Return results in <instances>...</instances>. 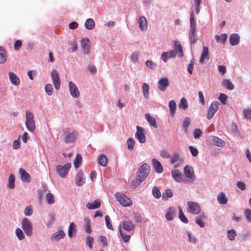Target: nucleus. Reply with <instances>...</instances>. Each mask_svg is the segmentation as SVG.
Returning <instances> with one entry per match:
<instances>
[{"instance_id": "obj_1", "label": "nucleus", "mask_w": 251, "mask_h": 251, "mask_svg": "<svg viewBox=\"0 0 251 251\" xmlns=\"http://www.w3.org/2000/svg\"><path fill=\"white\" fill-rule=\"evenodd\" d=\"M64 137L63 140L66 144L74 143L78 136V133L75 130H71L70 128L64 129L63 131Z\"/></svg>"}, {"instance_id": "obj_2", "label": "nucleus", "mask_w": 251, "mask_h": 251, "mask_svg": "<svg viewBox=\"0 0 251 251\" xmlns=\"http://www.w3.org/2000/svg\"><path fill=\"white\" fill-rule=\"evenodd\" d=\"M25 124L27 130L30 132H33L35 129V124L34 120L33 113L29 111L25 112Z\"/></svg>"}, {"instance_id": "obj_3", "label": "nucleus", "mask_w": 251, "mask_h": 251, "mask_svg": "<svg viewBox=\"0 0 251 251\" xmlns=\"http://www.w3.org/2000/svg\"><path fill=\"white\" fill-rule=\"evenodd\" d=\"M116 198L117 201L123 206H129L132 204V201L129 198L123 193H116Z\"/></svg>"}, {"instance_id": "obj_4", "label": "nucleus", "mask_w": 251, "mask_h": 251, "mask_svg": "<svg viewBox=\"0 0 251 251\" xmlns=\"http://www.w3.org/2000/svg\"><path fill=\"white\" fill-rule=\"evenodd\" d=\"M71 166L70 163H67L64 165H57L56 167V172L61 177H65L68 173Z\"/></svg>"}, {"instance_id": "obj_5", "label": "nucleus", "mask_w": 251, "mask_h": 251, "mask_svg": "<svg viewBox=\"0 0 251 251\" xmlns=\"http://www.w3.org/2000/svg\"><path fill=\"white\" fill-rule=\"evenodd\" d=\"M150 171V166L147 163H143L138 169L137 176L142 180H145L149 174Z\"/></svg>"}, {"instance_id": "obj_6", "label": "nucleus", "mask_w": 251, "mask_h": 251, "mask_svg": "<svg viewBox=\"0 0 251 251\" xmlns=\"http://www.w3.org/2000/svg\"><path fill=\"white\" fill-rule=\"evenodd\" d=\"M187 210L192 214H198L201 210L200 204L196 202L189 201L187 202Z\"/></svg>"}, {"instance_id": "obj_7", "label": "nucleus", "mask_w": 251, "mask_h": 251, "mask_svg": "<svg viewBox=\"0 0 251 251\" xmlns=\"http://www.w3.org/2000/svg\"><path fill=\"white\" fill-rule=\"evenodd\" d=\"M22 228L27 236H30L32 234V224L26 218L23 219L22 222Z\"/></svg>"}, {"instance_id": "obj_8", "label": "nucleus", "mask_w": 251, "mask_h": 251, "mask_svg": "<svg viewBox=\"0 0 251 251\" xmlns=\"http://www.w3.org/2000/svg\"><path fill=\"white\" fill-rule=\"evenodd\" d=\"M51 78L55 89L58 90L60 88L61 81L59 73L57 70L55 69H52L51 70Z\"/></svg>"}, {"instance_id": "obj_9", "label": "nucleus", "mask_w": 251, "mask_h": 251, "mask_svg": "<svg viewBox=\"0 0 251 251\" xmlns=\"http://www.w3.org/2000/svg\"><path fill=\"white\" fill-rule=\"evenodd\" d=\"M219 103L217 101L211 103L207 111V118L208 120L212 119L219 108Z\"/></svg>"}, {"instance_id": "obj_10", "label": "nucleus", "mask_w": 251, "mask_h": 251, "mask_svg": "<svg viewBox=\"0 0 251 251\" xmlns=\"http://www.w3.org/2000/svg\"><path fill=\"white\" fill-rule=\"evenodd\" d=\"M136 129L137 131L135 133V137L140 143H144L146 142V136L144 128L137 126H136Z\"/></svg>"}, {"instance_id": "obj_11", "label": "nucleus", "mask_w": 251, "mask_h": 251, "mask_svg": "<svg viewBox=\"0 0 251 251\" xmlns=\"http://www.w3.org/2000/svg\"><path fill=\"white\" fill-rule=\"evenodd\" d=\"M69 88L71 95L75 98H77L79 96V92L76 85L73 82H69Z\"/></svg>"}, {"instance_id": "obj_12", "label": "nucleus", "mask_w": 251, "mask_h": 251, "mask_svg": "<svg viewBox=\"0 0 251 251\" xmlns=\"http://www.w3.org/2000/svg\"><path fill=\"white\" fill-rule=\"evenodd\" d=\"M158 87L160 90L165 91L169 85L168 78L167 77L161 78L157 83Z\"/></svg>"}, {"instance_id": "obj_13", "label": "nucleus", "mask_w": 251, "mask_h": 251, "mask_svg": "<svg viewBox=\"0 0 251 251\" xmlns=\"http://www.w3.org/2000/svg\"><path fill=\"white\" fill-rule=\"evenodd\" d=\"M151 164L155 171L158 174L162 173L163 171L162 166L160 162L156 158L151 160Z\"/></svg>"}, {"instance_id": "obj_14", "label": "nucleus", "mask_w": 251, "mask_h": 251, "mask_svg": "<svg viewBox=\"0 0 251 251\" xmlns=\"http://www.w3.org/2000/svg\"><path fill=\"white\" fill-rule=\"evenodd\" d=\"M172 176L174 179L177 182L183 181V176L180 171L178 170H174L171 172Z\"/></svg>"}, {"instance_id": "obj_15", "label": "nucleus", "mask_w": 251, "mask_h": 251, "mask_svg": "<svg viewBox=\"0 0 251 251\" xmlns=\"http://www.w3.org/2000/svg\"><path fill=\"white\" fill-rule=\"evenodd\" d=\"M184 173L185 176L190 179H193L194 177V172L192 167L186 165L184 168Z\"/></svg>"}, {"instance_id": "obj_16", "label": "nucleus", "mask_w": 251, "mask_h": 251, "mask_svg": "<svg viewBox=\"0 0 251 251\" xmlns=\"http://www.w3.org/2000/svg\"><path fill=\"white\" fill-rule=\"evenodd\" d=\"M176 213V208L175 207H170L166 214L165 217L167 220L172 221L175 217Z\"/></svg>"}, {"instance_id": "obj_17", "label": "nucleus", "mask_w": 251, "mask_h": 251, "mask_svg": "<svg viewBox=\"0 0 251 251\" xmlns=\"http://www.w3.org/2000/svg\"><path fill=\"white\" fill-rule=\"evenodd\" d=\"M19 173L22 181L25 182H29L30 181V176L25 170L22 168H20Z\"/></svg>"}, {"instance_id": "obj_18", "label": "nucleus", "mask_w": 251, "mask_h": 251, "mask_svg": "<svg viewBox=\"0 0 251 251\" xmlns=\"http://www.w3.org/2000/svg\"><path fill=\"white\" fill-rule=\"evenodd\" d=\"M209 59L208 48L206 46L203 47V50L200 58V62L201 64L204 63V59L208 60Z\"/></svg>"}, {"instance_id": "obj_19", "label": "nucleus", "mask_w": 251, "mask_h": 251, "mask_svg": "<svg viewBox=\"0 0 251 251\" xmlns=\"http://www.w3.org/2000/svg\"><path fill=\"white\" fill-rule=\"evenodd\" d=\"M207 217L203 212L201 213L196 218V223L201 227H203L205 224L203 220H206Z\"/></svg>"}, {"instance_id": "obj_20", "label": "nucleus", "mask_w": 251, "mask_h": 251, "mask_svg": "<svg viewBox=\"0 0 251 251\" xmlns=\"http://www.w3.org/2000/svg\"><path fill=\"white\" fill-rule=\"evenodd\" d=\"M8 75L9 80L13 85L17 86L20 84V80L15 73L9 72Z\"/></svg>"}, {"instance_id": "obj_21", "label": "nucleus", "mask_w": 251, "mask_h": 251, "mask_svg": "<svg viewBox=\"0 0 251 251\" xmlns=\"http://www.w3.org/2000/svg\"><path fill=\"white\" fill-rule=\"evenodd\" d=\"M174 50H175L176 54H178L179 57H182L183 56V52L182 48V46L180 43L178 41H175L174 46Z\"/></svg>"}, {"instance_id": "obj_22", "label": "nucleus", "mask_w": 251, "mask_h": 251, "mask_svg": "<svg viewBox=\"0 0 251 251\" xmlns=\"http://www.w3.org/2000/svg\"><path fill=\"white\" fill-rule=\"evenodd\" d=\"M84 182L83 173L82 171H79L77 172L75 177V183L77 186H80L82 185Z\"/></svg>"}, {"instance_id": "obj_23", "label": "nucleus", "mask_w": 251, "mask_h": 251, "mask_svg": "<svg viewBox=\"0 0 251 251\" xmlns=\"http://www.w3.org/2000/svg\"><path fill=\"white\" fill-rule=\"evenodd\" d=\"M101 201L100 199L95 200L93 202H88L86 204V207L89 209H95L100 206Z\"/></svg>"}, {"instance_id": "obj_24", "label": "nucleus", "mask_w": 251, "mask_h": 251, "mask_svg": "<svg viewBox=\"0 0 251 251\" xmlns=\"http://www.w3.org/2000/svg\"><path fill=\"white\" fill-rule=\"evenodd\" d=\"M123 228L127 231H131L134 227V223L130 220L124 221L122 223Z\"/></svg>"}, {"instance_id": "obj_25", "label": "nucleus", "mask_w": 251, "mask_h": 251, "mask_svg": "<svg viewBox=\"0 0 251 251\" xmlns=\"http://www.w3.org/2000/svg\"><path fill=\"white\" fill-rule=\"evenodd\" d=\"M240 41V36L237 33H233L229 36V43L232 46L238 45Z\"/></svg>"}, {"instance_id": "obj_26", "label": "nucleus", "mask_w": 251, "mask_h": 251, "mask_svg": "<svg viewBox=\"0 0 251 251\" xmlns=\"http://www.w3.org/2000/svg\"><path fill=\"white\" fill-rule=\"evenodd\" d=\"M65 235L64 232L62 230H59L54 233L51 237V240H55L58 241L62 239Z\"/></svg>"}, {"instance_id": "obj_27", "label": "nucleus", "mask_w": 251, "mask_h": 251, "mask_svg": "<svg viewBox=\"0 0 251 251\" xmlns=\"http://www.w3.org/2000/svg\"><path fill=\"white\" fill-rule=\"evenodd\" d=\"M217 201L220 204H225L227 202V198L225 193L220 192L217 197Z\"/></svg>"}, {"instance_id": "obj_28", "label": "nucleus", "mask_w": 251, "mask_h": 251, "mask_svg": "<svg viewBox=\"0 0 251 251\" xmlns=\"http://www.w3.org/2000/svg\"><path fill=\"white\" fill-rule=\"evenodd\" d=\"M211 141L213 145L219 147H224L226 144L223 140L217 136L212 137Z\"/></svg>"}, {"instance_id": "obj_29", "label": "nucleus", "mask_w": 251, "mask_h": 251, "mask_svg": "<svg viewBox=\"0 0 251 251\" xmlns=\"http://www.w3.org/2000/svg\"><path fill=\"white\" fill-rule=\"evenodd\" d=\"M138 24L139 25V27L141 30L145 31L147 29V21L144 16H141L140 17L138 20Z\"/></svg>"}, {"instance_id": "obj_30", "label": "nucleus", "mask_w": 251, "mask_h": 251, "mask_svg": "<svg viewBox=\"0 0 251 251\" xmlns=\"http://www.w3.org/2000/svg\"><path fill=\"white\" fill-rule=\"evenodd\" d=\"M145 116L147 121L151 126H152L155 128L158 127L155 119L154 117H152L149 113L145 114Z\"/></svg>"}, {"instance_id": "obj_31", "label": "nucleus", "mask_w": 251, "mask_h": 251, "mask_svg": "<svg viewBox=\"0 0 251 251\" xmlns=\"http://www.w3.org/2000/svg\"><path fill=\"white\" fill-rule=\"evenodd\" d=\"M89 40L87 38L83 39L81 40V47L84 54H88L89 47L88 46Z\"/></svg>"}, {"instance_id": "obj_32", "label": "nucleus", "mask_w": 251, "mask_h": 251, "mask_svg": "<svg viewBox=\"0 0 251 251\" xmlns=\"http://www.w3.org/2000/svg\"><path fill=\"white\" fill-rule=\"evenodd\" d=\"M196 21L195 18V15L193 12L190 13V29L189 30L196 31Z\"/></svg>"}, {"instance_id": "obj_33", "label": "nucleus", "mask_w": 251, "mask_h": 251, "mask_svg": "<svg viewBox=\"0 0 251 251\" xmlns=\"http://www.w3.org/2000/svg\"><path fill=\"white\" fill-rule=\"evenodd\" d=\"M222 85L227 89L232 90L234 88V85L229 79H224L223 80Z\"/></svg>"}, {"instance_id": "obj_34", "label": "nucleus", "mask_w": 251, "mask_h": 251, "mask_svg": "<svg viewBox=\"0 0 251 251\" xmlns=\"http://www.w3.org/2000/svg\"><path fill=\"white\" fill-rule=\"evenodd\" d=\"M168 106L169 108L170 114L173 116L176 111V104L175 100H171L169 102Z\"/></svg>"}, {"instance_id": "obj_35", "label": "nucleus", "mask_w": 251, "mask_h": 251, "mask_svg": "<svg viewBox=\"0 0 251 251\" xmlns=\"http://www.w3.org/2000/svg\"><path fill=\"white\" fill-rule=\"evenodd\" d=\"M142 89L143 91V95L144 97L146 99H148L149 98V89L150 86L148 84L146 83H144L142 84Z\"/></svg>"}, {"instance_id": "obj_36", "label": "nucleus", "mask_w": 251, "mask_h": 251, "mask_svg": "<svg viewBox=\"0 0 251 251\" xmlns=\"http://www.w3.org/2000/svg\"><path fill=\"white\" fill-rule=\"evenodd\" d=\"M188 35L191 44L196 43L197 41L196 31L189 30Z\"/></svg>"}, {"instance_id": "obj_37", "label": "nucleus", "mask_w": 251, "mask_h": 251, "mask_svg": "<svg viewBox=\"0 0 251 251\" xmlns=\"http://www.w3.org/2000/svg\"><path fill=\"white\" fill-rule=\"evenodd\" d=\"M144 180H142L139 176L137 175L136 176V178L133 180L131 183V187L133 189H135L138 186L140 185V184L144 181Z\"/></svg>"}, {"instance_id": "obj_38", "label": "nucleus", "mask_w": 251, "mask_h": 251, "mask_svg": "<svg viewBox=\"0 0 251 251\" xmlns=\"http://www.w3.org/2000/svg\"><path fill=\"white\" fill-rule=\"evenodd\" d=\"M99 164L102 167H105L107 164V157L104 154H100L98 158Z\"/></svg>"}, {"instance_id": "obj_39", "label": "nucleus", "mask_w": 251, "mask_h": 251, "mask_svg": "<svg viewBox=\"0 0 251 251\" xmlns=\"http://www.w3.org/2000/svg\"><path fill=\"white\" fill-rule=\"evenodd\" d=\"M95 23L92 19L89 18L86 20L85 22V27L87 29H93L95 27Z\"/></svg>"}, {"instance_id": "obj_40", "label": "nucleus", "mask_w": 251, "mask_h": 251, "mask_svg": "<svg viewBox=\"0 0 251 251\" xmlns=\"http://www.w3.org/2000/svg\"><path fill=\"white\" fill-rule=\"evenodd\" d=\"M119 230L121 236L124 242L125 243L128 242L130 240L131 237L129 235L127 234L125 232L122 230L121 225L119 226Z\"/></svg>"}, {"instance_id": "obj_41", "label": "nucleus", "mask_w": 251, "mask_h": 251, "mask_svg": "<svg viewBox=\"0 0 251 251\" xmlns=\"http://www.w3.org/2000/svg\"><path fill=\"white\" fill-rule=\"evenodd\" d=\"M178 107L183 110H186L188 107L187 100L185 98H181L178 104Z\"/></svg>"}, {"instance_id": "obj_42", "label": "nucleus", "mask_w": 251, "mask_h": 251, "mask_svg": "<svg viewBox=\"0 0 251 251\" xmlns=\"http://www.w3.org/2000/svg\"><path fill=\"white\" fill-rule=\"evenodd\" d=\"M227 35L226 34H222L220 35H216L215 39L218 43L224 44L226 40Z\"/></svg>"}, {"instance_id": "obj_43", "label": "nucleus", "mask_w": 251, "mask_h": 251, "mask_svg": "<svg viewBox=\"0 0 251 251\" xmlns=\"http://www.w3.org/2000/svg\"><path fill=\"white\" fill-rule=\"evenodd\" d=\"M173 196V192L170 189H166L165 191L163 193L162 198L164 201H167L169 198H171Z\"/></svg>"}, {"instance_id": "obj_44", "label": "nucleus", "mask_w": 251, "mask_h": 251, "mask_svg": "<svg viewBox=\"0 0 251 251\" xmlns=\"http://www.w3.org/2000/svg\"><path fill=\"white\" fill-rule=\"evenodd\" d=\"M82 157L81 155L77 154L75 159L74 161V165L75 169H77L81 163Z\"/></svg>"}, {"instance_id": "obj_45", "label": "nucleus", "mask_w": 251, "mask_h": 251, "mask_svg": "<svg viewBox=\"0 0 251 251\" xmlns=\"http://www.w3.org/2000/svg\"><path fill=\"white\" fill-rule=\"evenodd\" d=\"M179 218L182 222L185 224H187L189 222L188 219L184 214L181 207L179 208Z\"/></svg>"}, {"instance_id": "obj_46", "label": "nucleus", "mask_w": 251, "mask_h": 251, "mask_svg": "<svg viewBox=\"0 0 251 251\" xmlns=\"http://www.w3.org/2000/svg\"><path fill=\"white\" fill-rule=\"evenodd\" d=\"M236 235V232L234 229L228 230L227 232V237L231 241L234 240Z\"/></svg>"}, {"instance_id": "obj_47", "label": "nucleus", "mask_w": 251, "mask_h": 251, "mask_svg": "<svg viewBox=\"0 0 251 251\" xmlns=\"http://www.w3.org/2000/svg\"><path fill=\"white\" fill-rule=\"evenodd\" d=\"M8 186L10 188L13 189L15 187V176L12 174H11L9 176L8 178Z\"/></svg>"}, {"instance_id": "obj_48", "label": "nucleus", "mask_w": 251, "mask_h": 251, "mask_svg": "<svg viewBox=\"0 0 251 251\" xmlns=\"http://www.w3.org/2000/svg\"><path fill=\"white\" fill-rule=\"evenodd\" d=\"M152 193L154 197L157 199L160 198L161 193L158 187H154L152 189Z\"/></svg>"}, {"instance_id": "obj_49", "label": "nucleus", "mask_w": 251, "mask_h": 251, "mask_svg": "<svg viewBox=\"0 0 251 251\" xmlns=\"http://www.w3.org/2000/svg\"><path fill=\"white\" fill-rule=\"evenodd\" d=\"M243 114L245 118L249 119L251 122V108L244 109Z\"/></svg>"}, {"instance_id": "obj_50", "label": "nucleus", "mask_w": 251, "mask_h": 251, "mask_svg": "<svg viewBox=\"0 0 251 251\" xmlns=\"http://www.w3.org/2000/svg\"><path fill=\"white\" fill-rule=\"evenodd\" d=\"M45 90L49 96H51L53 92V88L50 84H47L45 87Z\"/></svg>"}, {"instance_id": "obj_51", "label": "nucleus", "mask_w": 251, "mask_h": 251, "mask_svg": "<svg viewBox=\"0 0 251 251\" xmlns=\"http://www.w3.org/2000/svg\"><path fill=\"white\" fill-rule=\"evenodd\" d=\"M134 140L131 138H129L127 141V149L130 151L133 150L134 149Z\"/></svg>"}, {"instance_id": "obj_52", "label": "nucleus", "mask_w": 251, "mask_h": 251, "mask_svg": "<svg viewBox=\"0 0 251 251\" xmlns=\"http://www.w3.org/2000/svg\"><path fill=\"white\" fill-rule=\"evenodd\" d=\"M145 64L147 67L151 70H154L156 67V64L150 60H147Z\"/></svg>"}, {"instance_id": "obj_53", "label": "nucleus", "mask_w": 251, "mask_h": 251, "mask_svg": "<svg viewBox=\"0 0 251 251\" xmlns=\"http://www.w3.org/2000/svg\"><path fill=\"white\" fill-rule=\"evenodd\" d=\"M138 52L137 51H134L132 53L130 56V59L133 63H135L138 61Z\"/></svg>"}, {"instance_id": "obj_54", "label": "nucleus", "mask_w": 251, "mask_h": 251, "mask_svg": "<svg viewBox=\"0 0 251 251\" xmlns=\"http://www.w3.org/2000/svg\"><path fill=\"white\" fill-rule=\"evenodd\" d=\"M47 201L49 204H53L54 202V197L50 193H48L46 195Z\"/></svg>"}, {"instance_id": "obj_55", "label": "nucleus", "mask_w": 251, "mask_h": 251, "mask_svg": "<svg viewBox=\"0 0 251 251\" xmlns=\"http://www.w3.org/2000/svg\"><path fill=\"white\" fill-rule=\"evenodd\" d=\"M15 232L17 237L19 240H23L25 238L24 234L21 229L19 228H17L16 229Z\"/></svg>"}, {"instance_id": "obj_56", "label": "nucleus", "mask_w": 251, "mask_h": 251, "mask_svg": "<svg viewBox=\"0 0 251 251\" xmlns=\"http://www.w3.org/2000/svg\"><path fill=\"white\" fill-rule=\"evenodd\" d=\"M105 220L106 227L109 229L113 230L112 224L110 222V219L108 215L105 216Z\"/></svg>"}, {"instance_id": "obj_57", "label": "nucleus", "mask_w": 251, "mask_h": 251, "mask_svg": "<svg viewBox=\"0 0 251 251\" xmlns=\"http://www.w3.org/2000/svg\"><path fill=\"white\" fill-rule=\"evenodd\" d=\"M228 97L227 95L224 94H220L219 96V100L223 104H226Z\"/></svg>"}, {"instance_id": "obj_58", "label": "nucleus", "mask_w": 251, "mask_h": 251, "mask_svg": "<svg viewBox=\"0 0 251 251\" xmlns=\"http://www.w3.org/2000/svg\"><path fill=\"white\" fill-rule=\"evenodd\" d=\"M194 137L196 139H199L202 134V132L200 129L196 128L194 131Z\"/></svg>"}, {"instance_id": "obj_59", "label": "nucleus", "mask_w": 251, "mask_h": 251, "mask_svg": "<svg viewBox=\"0 0 251 251\" xmlns=\"http://www.w3.org/2000/svg\"><path fill=\"white\" fill-rule=\"evenodd\" d=\"M190 119L188 117H186L183 122V127L184 128V130L186 132L187 128L190 124Z\"/></svg>"}, {"instance_id": "obj_60", "label": "nucleus", "mask_w": 251, "mask_h": 251, "mask_svg": "<svg viewBox=\"0 0 251 251\" xmlns=\"http://www.w3.org/2000/svg\"><path fill=\"white\" fill-rule=\"evenodd\" d=\"M33 213V210L30 205L26 206L24 211V214L26 216H29Z\"/></svg>"}, {"instance_id": "obj_61", "label": "nucleus", "mask_w": 251, "mask_h": 251, "mask_svg": "<svg viewBox=\"0 0 251 251\" xmlns=\"http://www.w3.org/2000/svg\"><path fill=\"white\" fill-rule=\"evenodd\" d=\"M86 224V226L85 227V231L88 233H90L92 232V229L91 228V222L89 219H86L85 220Z\"/></svg>"}, {"instance_id": "obj_62", "label": "nucleus", "mask_w": 251, "mask_h": 251, "mask_svg": "<svg viewBox=\"0 0 251 251\" xmlns=\"http://www.w3.org/2000/svg\"><path fill=\"white\" fill-rule=\"evenodd\" d=\"M188 148L191 153V154L193 156L195 157L198 155L199 151L197 148H196L192 146H189Z\"/></svg>"}, {"instance_id": "obj_63", "label": "nucleus", "mask_w": 251, "mask_h": 251, "mask_svg": "<svg viewBox=\"0 0 251 251\" xmlns=\"http://www.w3.org/2000/svg\"><path fill=\"white\" fill-rule=\"evenodd\" d=\"M160 155L164 158H169L171 157L170 154L165 149L162 150L160 152Z\"/></svg>"}, {"instance_id": "obj_64", "label": "nucleus", "mask_w": 251, "mask_h": 251, "mask_svg": "<svg viewBox=\"0 0 251 251\" xmlns=\"http://www.w3.org/2000/svg\"><path fill=\"white\" fill-rule=\"evenodd\" d=\"M99 240L100 243L102 245L103 247H105L107 244V239L105 236H100L99 238Z\"/></svg>"}]
</instances>
